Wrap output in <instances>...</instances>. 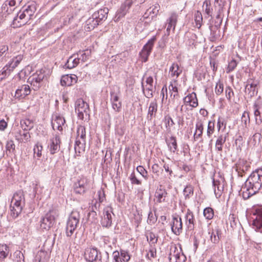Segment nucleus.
Returning <instances> with one entry per match:
<instances>
[{
	"label": "nucleus",
	"instance_id": "nucleus-1",
	"mask_svg": "<svg viewBox=\"0 0 262 262\" xmlns=\"http://www.w3.org/2000/svg\"><path fill=\"white\" fill-rule=\"evenodd\" d=\"M262 187V168L253 171L241 188L244 200L248 199L258 192Z\"/></svg>",
	"mask_w": 262,
	"mask_h": 262
},
{
	"label": "nucleus",
	"instance_id": "nucleus-2",
	"mask_svg": "<svg viewBox=\"0 0 262 262\" xmlns=\"http://www.w3.org/2000/svg\"><path fill=\"white\" fill-rule=\"evenodd\" d=\"M35 10L34 5H29L26 8L20 10L14 17L11 25L13 28H19L25 25L31 19Z\"/></svg>",
	"mask_w": 262,
	"mask_h": 262
},
{
	"label": "nucleus",
	"instance_id": "nucleus-3",
	"mask_svg": "<svg viewBox=\"0 0 262 262\" xmlns=\"http://www.w3.org/2000/svg\"><path fill=\"white\" fill-rule=\"evenodd\" d=\"M25 205V198L24 192L19 190L16 192L11 199L10 206V215L16 219L21 213Z\"/></svg>",
	"mask_w": 262,
	"mask_h": 262
},
{
	"label": "nucleus",
	"instance_id": "nucleus-4",
	"mask_svg": "<svg viewBox=\"0 0 262 262\" xmlns=\"http://www.w3.org/2000/svg\"><path fill=\"white\" fill-rule=\"evenodd\" d=\"M80 215L79 211L73 210L71 213L67 223L66 235L67 236H71L78 227Z\"/></svg>",
	"mask_w": 262,
	"mask_h": 262
},
{
	"label": "nucleus",
	"instance_id": "nucleus-5",
	"mask_svg": "<svg viewBox=\"0 0 262 262\" xmlns=\"http://www.w3.org/2000/svg\"><path fill=\"white\" fill-rule=\"evenodd\" d=\"M75 109L79 119L83 120L87 117H89V105L82 99L79 98L76 101Z\"/></svg>",
	"mask_w": 262,
	"mask_h": 262
},
{
	"label": "nucleus",
	"instance_id": "nucleus-6",
	"mask_svg": "<svg viewBox=\"0 0 262 262\" xmlns=\"http://www.w3.org/2000/svg\"><path fill=\"white\" fill-rule=\"evenodd\" d=\"M85 128L84 126L79 125L77 129V138L75 142V150L76 152L80 153L84 150L85 145Z\"/></svg>",
	"mask_w": 262,
	"mask_h": 262
},
{
	"label": "nucleus",
	"instance_id": "nucleus-7",
	"mask_svg": "<svg viewBox=\"0 0 262 262\" xmlns=\"http://www.w3.org/2000/svg\"><path fill=\"white\" fill-rule=\"evenodd\" d=\"M58 215L56 210L52 209L46 213L40 221V227L42 229L49 230L55 223V219Z\"/></svg>",
	"mask_w": 262,
	"mask_h": 262
},
{
	"label": "nucleus",
	"instance_id": "nucleus-8",
	"mask_svg": "<svg viewBox=\"0 0 262 262\" xmlns=\"http://www.w3.org/2000/svg\"><path fill=\"white\" fill-rule=\"evenodd\" d=\"M46 77V70L40 69L37 71L35 73L32 74L28 79V82L33 86V89L36 91L41 86V82Z\"/></svg>",
	"mask_w": 262,
	"mask_h": 262
},
{
	"label": "nucleus",
	"instance_id": "nucleus-9",
	"mask_svg": "<svg viewBox=\"0 0 262 262\" xmlns=\"http://www.w3.org/2000/svg\"><path fill=\"white\" fill-rule=\"evenodd\" d=\"M156 40V36H153L148 42L144 46L141 51L140 52V55L143 62H146L148 60L151 51L154 45Z\"/></svg>",
	"mask_w": 262,
	"mask_h": 262
},
{
	"label": "nucleus",
	"instance_id": "nucleus-10",
	"mask_svg": "<svg viewBox=\"0 0 262 262\" xmlns=\"http://www.w3.org/2000/svg\"><path fill=\"white\" fill-rule=\"evenodd\" d=\"M253 107L256 124L259 125L262 122V98L259 97L255 101Z\"/></svg>",
	"mask_w": 262,
	"mask_h": 262
},
{
	"label": "nucleus",
	"instance_id": "nucleus-11",
	"mask_svg": "<svg viewBox=\"0 0 262 262\" xmlns=\"http://www.w3.org/2000/svg\"><path fill=\"white\" fill-rule=\"evenodd\" d=\"M84 256L86 260L89 262L102 261L101 253L96 248L88 249L85 252Z\"/></svg>",
	"mask_w": 262,
	"mask_h": 262
},
{
	"label": "nucleus",
	"instance_id": "nucleus-12",
	"mask_svg": "<svg viewBox=\"0 0 262 262\" xmlns=\"http://www.w3.org/2000/svg\"><path fill=\"white\" fill-rule=\"evenodd\" d=\"M113 209L110 206H107L103 209V216L101 223L103 227L109 228L112 225V215H114Z\"/></svg>",
	"mask_w": 262,
	"mask_h": 262
},
{
	"label": "nucleus",
	"instance_id": "nucleus-13",
	"mask_svg": "<svg viewBox=\"0 0 262 262\" xmlns=\"http://www.w3.org/2000/svg\"><path fill=\"white\" fill-rule=\"evenodd\" d=\"M185 257L184 255L175 246L171 247L168 257L170 262L184 261Z\"/></svg>",
	"mask_w": 262,
	"mask_h": 262
},
{
	"label": "nucleus",
	"instance_id": "nucleus-14",
	"mask_svg": "<svg viewBox=\"0 0 262 262\" xmlns=\"http://www.w3.org/2000/svg\"><path fill=\"white\" fill-rule=\"evenodd\" d=\"M258 82L253 79L250 78L247 80L245 86V93L249 97L252 98L257 93V85Z\"/></svg>",
	"mask_w": 262,
	"mask_h": 262
},
{
	"label": "nucleus",
	"instance_id": "nucleus-15",
	"mask_svg": "<svg viewBox=\"0 0 262 262\" xmlns=\"http://www.w3.org/2000/svg\"><path fill=\"white\" fill-rule=\"evenodd\" d=\"M213 185L214 186V191L216 196H221L224 188L225 180L221 176H219L218 178L213 179Z\"/></svg>",
	"mask_w": 262,
	"mask_h": 262
},
{
	"label": "nucleus",
	"instance_id": "nucleus-16",
	"mask_svg": "<svg viewBox=\"0 0 262 262\" xmlns=\"http://www.w3.org/2000/svg\"><path fill=\"white\" fill-rule=\"evenodd\" d=\"M88 180L82 177L78 180L74 184L73 189L75 193L79 194H84L87 190Z\"/></svg>",
	"mask_w": 262,
	"mask_h": 262
},
{
	"label": "nucleus",
	"instance_id": "nucleus-17",
	"mask_svg": "<svg viewBox=\"0 0 262 262\" xmlns=\"http://www.w3.org/2000/svg\"><path fill=\"white\" fill-rule=\"evenodd\" d=\"M250 168V163L244 159H239L235 164V170L238 175L242 177Z\"/></svg>",
	"mask_w": 262,
	"mask_h": 262
},
{
	"label": "nucleus",
	"instance_id": "nucleus-18",
	"mask_svg": "<svg viewBox=\"0 0 262 262\" xmlns=\"http://www.w3.org/2000/svg\"><path fill=\"white\" fill-rule=\"evenodd\" d=\"M60 137L57 135H55L54 137L50 139L48 148L51 155L55 154L60 150Z\"/></svg>",
	"mask_w": 262,
	"mask_h": 262
},
{
	"label": "nucleus",
	"instance_id": "nucleus-19",
	"mask_svg": "<svg viewBox=\"0 0 262 262\" xmlns=\"http://www.w3.org/2000/svg\"><path fill=\"white\" fill-rule=\"evenodd\" d=\"M182 227L181 218L178 215L173 216L171 228L173 233L177 235H179L182 232Z\"/></svg>",
	"mask_w": 262,
	"mask_h": 262
},
{
	"label": "nucleus",
	"instance_id": "nucleus-20",
	"mask_svg": "<svg viewBox=\"0 0 262 262\" xmlns=\"http://www.w3.org/2000/svg\"><path fill=\"white\" fill-rule=\"evenodd\" d=\"M111 102L112 108L116 113L121 111L122 108V102L119 100L118 95L114 92H111Z\"/></svg>",
	"mask_w": 262,
	"mask_h": 262
},
{
	"label": "nucleus",
	"instance_id": "nucleus-21",
	"mask_svg": "<svg viewBox=\"0 0 262 262\" xmlns=\"http://www.w3.org/2000/svg\"><path fill=\"white\" fill-rule=\"evenodd\" d=\"M65 119L59 115H55L52 119V126L54 130H62V126L64 125Z\"/></svg>",
	"mask_w": 262,
	"mask_h": 262
},
{
	"label": "nucleus",
	"instance_id": "nucleus-22",
	"mask_svg": "<svg viewBox=\"0 0 262 262\" xmlns=\"http://www.w3.org/2000/svg\"><path fill=\"white\" fill-rule=\"evenodd\" d=\"M30 88L28 85L24 84L16 90L14 97L17 99H21L25 98L26 96L30 94Z\"/></svg>",
	"mask_w": 262,
	"mask_h": 262
},
{
	"label": "nucleus",
	"instance_id": "nucleus-23",
	"mask_svg": "<svg viewBox=\"0 0 262 262\" xmlns=\"http://www.w3.org/2000/svg\"><path fill=\"white\" fill-rule=\"evenodd\" d=\"M133 4V1L126 0L120 6L117 11L118 18L124 17L128 12L129 9Z\"/></svg>",
	"mask_w": 262,
	"mask_h": 262
},
{
	"label": "nucleus",
	"instance_id": "nucleus-24",
	"mask_svg": "<svg viewBox=\"0 0 262 262\" xmlns=\"http://www.w3.org/2000/svg\"><path fill=\"white\" fill-rule=\"evenodd\" d=\"M178 18V14L176 12H172L170 14L169 17L167 19L166 22L168 24V26L167 27L166 31L168 35L169 34V32L171 28H172L173 30L175 29L177 23Z\"/></svg>",
	"mask_w": 262,
	"mask_h": 262
},
{
	"label": "nucleus",
	"instance_id": "nucleus-25",
	"mask_svg": "<svg viewBox=\"0 0 262 262\" xmlns=\"http://www.w3.org/2000/svg\"><path fill=\"white\" fill-rule=\"evenodd\" d=\"M185 219V223L187 226L188 229L189 230H193L195 220L192 212L189 209L187 210Z\"/></svg>",
	"mask_w": 262,
	"mask_h": 262
},
{
	"label": "nucleus",
	"instance_id": "nucleus-26",
	"mask_svg": "<svg viewBox=\"0 0 262 262\" xmlns=\"http://www.w3.org/2000/svg\"><path fill=\"white\" fill-rule=\"evenodd\" d=\"M108 12V8H103V9H100L95 12L92 15L94 17V18H96L101 24L103 21L106 19Z\"/></svg>",
	"mask_w": 262,
	"mask_h": 262
},
{
	"label": "nucleus",
	"instance_id": "nucleus-27",
	"mask_svg": "<svg viewBox=\"0 0 262 262\" xmlns=\"http://www.w3.org/2000/svg\"><path fill=\"white\" fill-rule=\"evenodd\" d=\"M203 130V122L201 120H198L195 124V130L193 135L194 141L202 139Z\"/></svg>",
	"mask_w": 262,
	"mask_h": 262
},
{
	"label": "nucleus",
	"instance_id": "nucleus-28",
	"mask_svg": "<svg viewBox=\"0 0 262 262\" xmlns=\"http://www.w3.org/2000/svg\"><path fill=\"white\" fill-rule=\"evenodd\" d=\"M143 81V78L142 80L141 87L144 96L147 98H152L153 97V93L156 89V86L153 85H145Z\"/></svg>",
	"mask_w": 262,
	"mask_h": 262
},
{
	"label": "nucleus",
	"instance_id": "nucleus-29",
	"mask_svg": "<svg viewBox=\"0 0 262 262\" xmlns=\"http://www.w3.org/2000/svg\"><path fill=\"white\" fill-rule=\"evenodd\" d=\"M160 6L158 4L155 5L148 9L143 15L144 19H147L151 15V19L155 18L159 13Z\"/></svg>",
	"mask_w": 262,
	"mask_h": 262
},
{
	"label": "nucleus",
	"instance_id": "nucleus-30",
	"mask_svg": "<svg viewBox=\"0 0 262 262\" xmlns=\"http://www.w3.org/2000/svg\"><path fill=\"white\" fill-rule=\"evenodd\" d=\"M184 102L186 104H189L192 107H196L198 105V102L195 93L188 94L184 98Z\"/></svg>",
	"mask_w": 262,
	"mask_h": 262
},
{
	"label": "nucleus",
	"instance_id": "nucleus-31",
	"mask_svg": "<svg viewBox=\"0 0 262 262\" xmlns=\"http://www.w3.org/2000/svg\"><path fill=\"white\" fill-rule=\"evenodd\" d=\"M158 110V103L156 99L151 101L148 107L147 118L151 120L154 117L156 116Z\"/></svg>",
	"mask_w": 262,
	"mask_h": 262
},
{
	"label": "nucleus",
	"instance_id": "nucleus-32",
	"mask_svg": "<svg viewBox=\"0 0 262 262\" xmlns=\"http://www.w3.org/2000/svg\"><path fill=\"white\" fill-rule=\"evenodd\" d=\"M100 24L99 21L92 15V17H90L86 21L85 26V30L86 31H90L93 30L96 27Z\"/></svg>",
	"mask_w": 262,
	"mask_h": 262
},
{
	"label": "nucleus",
	"instance_id": "nucleus-33",
	"mask_svg": "<svg viewBox=\"0 0 262 262\" xmlns=\"http://www.w3.org/2000/svg\"><path fill=\"white\" fill-rule=\"evenodd\" d=\"M228 136V133L221 135L219 136L215 142V148L219 151H222L223 150V145L225 143L227 138Z\"/></svg>",
	"mask_w": 262,
	"mask_h": 262
},
{
	"label": "nucleus",
	"instance_id": "nucleus-34",
	"mask_svg": "<svg viewBox=\"0 0 262 262\" xmlns=\"http://www.w3.org/2000/svg\"><path fill=\"white\" fill-rule=\"evenodd\" d=\"M253 215L255 217L253 218V225L257 228L260 229L262 227V209L257 210Z\"/></svg>",
	"mask_w": 262,
	"mask_h": 262
},
{
	"label": "nucleus",
	"instance_id": "nucleus-35",
	"mask_svg": "<svg viewBox=\"0 0 262 262\" xmlns=\"http://www.w3.org/2000/svg\"><path fill=\"white\" fill-rule=\"evenodd\" d=\"M80 59V58L75 57L73 55L69 58L65 64V67L69 69H73L78 64Z\"/></svg>",
	"mask_w": 262,
	"mask_h": 262
},
{
	"label": "nucleus",
	"instance_id": "nucleus-36",
	"mask_svg": "<svg viewBox=\"0 0 262 262\" xmlns=\"http://www.w3.org/2000/svg\"><path fill=\"white\" fill-rule=\"evenodd\" d=\"M182 70L180 69L179 65L173 63L169 69V73L171 77H176L177 78L181 74Z\"/></svg>",
	"mask_w": 262,
	"mask_h": 262
},
{
	"label": "nucleus",
	"instance_id": "nucleus-37",
	"mask_svg": "<svg viewBox=\"0 0 262 262\" xmlns=\"http://www.w3.org/2000/svg\"><path fill=\"white\" fill-rule=\"evenodd\" d=\"M167 195V193L165 189H159L157 190L155 194L157 202L159 203L164 202Z\"/></svg>",
	"mask_w": 262,
	"mask_h": 262
},
{
	"label": "nucleus",
	"instance_id": "nucleus-38",
	"mask_svg": "<svg viewBox=\"0 0 262 262\" xmlns=\"http://www.w3.org/2000/svg\"><path fill=\"white\" fill-rule=\"evenodd\" d=\"M20 126L24 130H29L34 126L32 120L29 119H25L20 121Z\"/></svg>",
	"mask_w": 262,
	"mask_h": 262
},
{
	"label": "nucleus",
	"instance_id": "nucleus-39",
	"mask_svg": "<svg viewBox=\"0 0 262 262\" xmlns=\"http://www.w3.org/2000/svg\"><path fill=\"white\" fill-rule=\"evenodd\" d=\"M167 144L170 151L175 152L178 149L176 138L171 136L169 140L167 141Z\"/></svg>",
	"mask_w": 262,
	"mask_h": 262
},
{
	"label": "nucleus",
	"instance_id": "nucleus-40",
	"mask_svg": "<svg viewBox=\"0 0 262 262\" xmlns=\"http://www.w3.org/2000/svg\"><path fill=\"white\" fill-rule=\"evenodd\" d=\"M47 253L43 250L39 251L34 260V262H46L47 258Z\"/></svg>",
	"mask_w": 262,
	"mask_h": 262
},
{
	"label": "nucleus",
	"instance_id": "nucleus-41",
	"mask_svg": "<svg viewBox=\"0 0 262 262\" xmlns=\"http://www.w3.org/2000/svg\"><path fill=\"white\" fill-rule=\"evenodd\" d=\"M23 55L19 54L14 57L11 62L9 63L11 70H14L23 59Z\"/></svg>",
	"mask_w": 262,
	"mask_h": 262
},
{
	"label": "nucleus",
	"instance_id": "nucleus-42",
	"mask_svg": "<svg viewBox=\"0 0 262 262\" xmlns=\"http://www.w3.org/2000/svg\"><path fill=\"white\" fill-rule=\"evenodd\" d=\"M132 220L133 222H134L136 227H138L142 221L141 212L139 210H136L133 212V217L132 218Z\"/></svg>",
	"mask_w": 262,
	"mask_h": 262
},
{
	"label": "nucleus",
	"instance_id": "nucleus-43",
	"mask_svg": "<svg viewBox=\"0 0 262 262\" xmlns=\"http://www.w3.org/2000/svg\"><path fill=\"white\" fill-rule=\"evenodd\" d=\"M8 50L9 48L7 45L4 44L0 45V62L5 59L8 54Z\"/></svg>",
	"mask_w": 262,
	"mask_h": 262
},
{
	"label": "nucleus",
	"instance_id": "nucleus-44",
	"mask_svg": "<svg viewBox=\"0 0 262 262\" xmlns=\"http://www.w3.org/2000/svg\"><path fill=\"white\" fill-rule=\"evenodd\" d=\"M203 7H205V13L208 17H212L213 8L211 7L210 1L206 0L203 3Z\"/></svg>",
	"mask_w": 262,
	"mask_h": 262
},
{
	"label": "nucleus",
	"instance_id": "nucleus-45",
	"mask_svg": "<svg viewBox=\"0 0 262 262\" xmlns=\"http://www.w3.org/2000/svg\"><path fill=\"white\" fill-rule=\"evenodd\" d=\"M19 134L20 137L17 138V140L20 142H27L29 141L30 138V135L29 133L26 130L24 132L19 131Z\"/></svg>",
	"mask_w": 262,
	"mask_h": 262
},
{
	"label": "nucleus",
	"instance_id": "nucleus-46",
	"mask_svg": "<svg viewBox=\"0 0 262 262\" xmlns=\"http://www.w3.org/2000/svg\"><path fill=\"white\" fill-rule=\"evenodd\" d=\"M203 214L207 220H210L212 219L214 216L213 209L211 207H207L204 209Z\"/></svg>",
	"mask_w": 262,
	"mask_h": 262
},
{
	"label": "nucleus",
	"instance_id": "nucleus-47",
	"mask_svg": "<svg viewBox=\"0 0 262 262\" xmlns=\"http://www.w3.org/2000/svg\"><path fill=\"white\" fill-rule=\"evenodd\" d=\"M9 253V249L6 245H0V258H5Z\"/></svg>",
	"mask_w": 262,
	"mask_h": 262
},
{
	"label": "nucleus",
	"instance_id": "nucleus-48",
	"mask_svg": "<svg viewBox=\"0 0 262 262\" xmlns=\"http://www.w3.org/2000/svg\"><path fill=\"white\" fill-rule=\"evenodd\" d=\"M183 193L185 199H189L190 196L193 194V187L190 185H187L184 189Z\"/></svg>",
	"mask_w": 262,
	"mask_h": 262
},
{
	"label": "nucleus",
	"instance_id": "nucleus-49",
	"mask_svg": "<svg viewBox=\"0 0 262 262\" xmlns=\"http://www.w3.org/2000/svg\"><path fill=\"white\" fill-rule=\"evenodd\" d=\"M194 20L196 24V26L200 28L201 27L202 23L203 21V17L201 12L197 11L194 14Z\"/></svg>",
	"mask_w": 262,
	"mask_h": 262
},
{
	"label": "nucleus",
	"instance_id": "nucleus-50",
	"mask_svg": "<svg viewBox=\"0 0 262 262\" xmlns=\"http://www.w3.org/2000/svg\"><path fill=\"white\" fill-rule=\"evenodd\" d=\"M42 146L40 143L37 142L35 145L34 146L33 151H34V158H35V155H36L37 157L38 158L41 157L42 155Z\"/></svg>",
	"mask_w": 262,
	"mask_h": 262
},
{
	"label": "nucleus",
	"instance_id": "nucleus-51",
	"mask_svg": "<svg viewBox=\"0 0 262 262\" xmlns=\"http://www.w3.org/2000/svg\"><path fill=\"white\" fill-rule=\"evenodd\" d=\"M72 82V77L68 75L63 76L61 77L60 83L62 86L70 85Z\"/></svg>",
	"mask_w": 262,
	"mask_h": 262
},
{
	"label": "nucleus",
	"instance_id": "nucleus-52",
	"mask_svg": "<svg viewBox=\"0 0 262 262\" xmlns=\"http://www.w3.org/2000/svg\"><path fill=\"white\" fill-rule=\"evenodd\" d=\"M15 145L13 141H8L6 144V152H9V154L14 153Z\"/></svg>",
	"mask_w": 262,
	"mask_h": 262
},
{
	"label": "nucleus",
	"instance_id": "nucleus-53",
	"mask_svg": "<svg viewBox=\"0 0 262 262\" xmlns=\"http://www.w3.org/2000/svg\"><path fill=\"white\" fill-rule=\"evenodd\" d=\"M146 237L147 241H149V243H151V244L155 245L157 242V236L151 232L147 233Z\"/></svg>",
	"mask_w": 262,
	"mask_h": 262
},
{
	"label": "nucleus",
	"instance_id": "nucleus-54",
	"mask_svg": "<svg viewBox=\"0 0 262 262\" xmlns=\"http://www.w3.org/2000/svg\"><path fill=\"white\" fill-rule=\"evenodd\" d=\"M11 69V68L10 67L9 63L8 64H7L0 72V76H3V77H1V79H3L7 75H9L10 72L13 70Z\"/></svg>",
	"mask_w": 262,
	"mask_h": 262
},
{
	"label": "nucleus",
	"instance_id": "nucleus-55",
	"mask_svg": "<svg viewBox=\"0 0 262 262\" xmlns=\"http://www.w3.org/2000/svg\"><path fill=\"white\" fill-rule=\"evenodd\" d=\"M237 62L235 59H232L228 63V68L226 70V72L229 73L233 71L236 67Z\"/></svg>",
	"mask_w": 262,
	"mask_h": 262
},
{
	"label": "nucleus",
	"instance_id": "nucleus-56",
	"mask_svg": "<svg viewBox=\"0 0 262 262\" xmlns=\"http://www.w3.org/2000/svg\"><path fill=\"white\" fill-rule=\"evenodd\" d=\"M157 217L156 214H154L151 211H150L148 214L147 223L148 224L152 225L156 223Z\"/></svg>",
	"mask_w": 262,
	"mask_h": 262
},
{
	"label": "nucleus",
	"instance_id": "nucleus-57",
	"mask_svg": "<svg viewBox=\"0 0 262 262\" xmlns=\"http://www.w3.org/2000/svg\"><path fill=\"white\" fill-rule=\"evenodd\" d=\"M224 91V84L221 81H219L216 83L215 88V93L216 95H219L221 94Z\"/></svg>",
	"mask_w": 262,
	"mask_h": 262
},
{
	"label": "nucleus",
	"instance_id": "nucleus-58",
	"mask_svg": "<svg viewBox=\"0 0 262 262\" xmlns=\"http://www.w3.org/2000/svg\"><path fill=\"white\" fill-rule=\"evenodd\" d=\"M214 123L211 121L208 122L207 134L208 137H210L211 135L214 133Z\"/></svg>",
	"mask_w": 262,
	"mask_h": 262
},
{
	"label": "nucleus",
	"instance_id": "nucleus-59",
	"mask_svg": "<svg viewBox=\"0 0 262 262\" xmlns=\"http://www.w3.org/2000/svg\"><path fill=\"white\" fill-rule=\"evenodd\" d=\"M261 131L262 129H260L259 130L257 129L256 130V132L253 135L252 140L253 142H254L255 144L259 143L261 138V135L260 132Z\"/></svg>",
	"mask_w": 262,
	"mask_h": 262
},
{
	"label": "nucleus",
	"instance_id": "nucleus-60",
	"mask_svg": "<svg viewBox=\"0 0 262 262\" xmlns=\"http://www.w3.org/2000/svg\"><path fill=\"white\" fill-rule=\"evenodd\" d=\"M225 94L227 99L230 101L232 97L234 96V92L230 86H228L226 88Z\"/></svg>",
	"mask_w": 262,
	"mask_h": 262
},
{
	"label": "nucleus",
	"instance_id": "nucleus-61",
	"mask_svg": "<svg viewBox=\"0 0 262 262\" xmlns=\"http://www.w3.org/2000/svg\"><path fill=\"white\" fill-rule=\"evenodd\" d=\"M225 0H215L214 7H218V9H219V11H222L225 5Z\"/></svg>",
	"mask_w": 262,
	"mask_h": 262
},
{
	"label": "nucleus",
	"instance_id": "nucleus-62",
	"mask_svg": "<svg viewBox=\"0 0 262 262\" xmlns=\"http://www.w3.org/2000/svg\"><path fill=\"white\" fill-rule=\"evenodd\" d=\"M137 171L145 179H148L147 171L142 166H139L137 167Z\"/></svg>",
	"mask_w": 262,
	"mask_h": 262
},
{
	"label": "nucleus",
	"instance_id": "nucleus-63",
	"mask_svg": "<svg viewBox=\"0 0 262 262\" xmlns=\"http://www.w3.org/2000/svg\"><path fill=\"white\" fill-rule=\"evenodd\" d=\"M120 255L122 261L127 262L130 259L129 254L125 251H121Z\"/></svg>",
	"mask_w": 262,
	"mask_h": 262
},
{
	"label": "nucleus",
	"instance_id": "nucleus-64",
	"mask_svg": "<svg viewBox=\"0 0 262 262\" xmlns=\"http://www.w3.org/2000/svg\"><path fill=\"white\" fill-rule=\"evenodd\" d=\"M114 262H122L119 251H115L113 253Z\"/></svg>",
	"mask_w": 262,
	"mask_h": 262
}]
</instances>
